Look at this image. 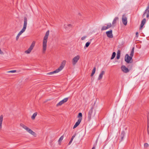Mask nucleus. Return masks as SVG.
I'll list each match as a JSON object with an SVG mask.
<instances>
[{
    "instance_id": "obj_9",
    "label": "nucleus",
    "mask_w": 149,
    "mask_h": 149,
    "mask_svg": "<svg viewBox=\"0 0 149 149\" xmlns=\"http://www.w3.org/2000/svg\"><path fill=\"white\" fill-rule=\"evenodd\" d=\"M121 68L122 71L124 73H127L129 71V69L126 68L125 65H122L121 67Z\"/></svg>"
},
{
    "instance_id": "obj_16",
    "label": "nucleus",
    "mask_w": 149,
    "mask_h": 149,
    "mask_svg": "<svg viewBox=\"0 0 149 149\" xmlns=\"http://www.w3.org/2000/svg\"><path fill=\"white\" fill-rule=\"evenodd\" d=\"M118 19V17H115L113 19L112 23V26H114L116 24V21Z\"/></svg>"
},
{
    "instance_id": "obj_18",
    "label": "nucleus",
    "mask_w": 149,
    "mask_h": 149,
    "mask_svg": "<svg viewBox=\"0 0 149 149\" xmlns=\"http://www.w3.org/2000/svg\"><path fill=\"white\" fill-rule=\"evenodd\" d=\"M146 20V19L144 18L143 19L142 21H141V24L140 25V29L142 28V27L143 26L144 24H145V23Z\"/></svg>"
},
{
    "instance_id": "obj_37",
    "label": "nucleus",
    "mask_w": 149,
    "mask_h": 149,
    "mask_svg": "<svg viewBox=\"0 0 149 149\" xmlns=\"http://www.w3.org/2000/svg\"><path fill=\"white\" fill-rule=\"evenodd\" d=\"M92 149H95V147H93L92 148Z\"/></svg>"
},
{
    "instance_id": "obj_21",
    "label": "nucleus",
    "mask_w": 149,
    "mask_h": 149,
    "mask_svg": "<svg viewBox=\"0 0 149 149\" xmlns=\"http://www.w3.org/2000/svg\"><path fill=\"white\" fill-rule=\"evenodd\" d=\"M75 135H74L72 136L71 139H70V141H69V143H68L69 145H70L71 144V143H72V141L73 140V139L75 137Z\"/></svg>"
},
{
    "instance_id": "obj_29",
    "label": "nucleus",
    "mask_w": 149,
    "mask_h": 149,
    "mask_svg": "<svg viewBox=\"0 0 149 149\" xmlns=\"http://www.w3.org/2000/svg\"><path fill=\"white\" fill-rule=\"evenodd\" d=\"M149 146L148 144L147 143H145L144 144V147L145 148H146L148 147Z\"/></svg>"
},
{
    "instance_id": "obj_39",
    "label": "nucleus",
    "mask_w": 149,
    "mask_h": 149,
    "mask_svg": "<svg viewBox=\"0 0 149 149\" xmlns=\"http://www.w3.org/2000/svg\"><path fill=\"white\" fill-rule=\"evenodd\" d=\"M71 26V25L70 24H68V26Z\"/></svg>"
},
{
    "instance_id": "obj_2",
    "label": "nucleus",
    "mask_w": 149,
    "mask_h": 149,
    "mask_svg": "<svg viewBox=\"0 0 149 149\" xmlns=\"http://www.w3.org/2000/svg\"><path fill=\"white\" fill-rule=\"evenodd\" d=\"M134 47L132 48L130 54V56H129L128 54H126L125 57V60L126 62L128 63H131L132 62V58L133 56Z\"/></svg>"
},
{
    "instance_id": "obj_12",
    "label": "nucleus",
    "mask_w": 149,
    "mask_h": 149,
    "mask_svg": "<svg viewBox=\"0 0 149 149\" xmlns=\"http://www.w3.org/2000/svg\"><path fill=\"white\" fill-rule=\"evenodd\" d=\"M122 22L125 25H126L127 24V18L125 15H123L122 17Z\"/></svg>"
},
{
    "instance_id": "obj_3",
    "label": "nucleus",
    "mask_w": 149,
    "mask_h": 149,
    "mask_svg": "<svg viewBox=\"0 0 149 149\" xmlns=\"http://www.w3.org/2000/svg\"><path fill=\"white\" fill-rule=\"evenodd\" d=\"M27 18L26 17H24V23L23 25V27L22 28V29L21 30V31L19 32V33L17 34V37H16V40H17L18 39L19 37L21 35L22 33L24 32L26 29L27 26Z\"/></svg>"
},
{
    "instance_id": "obj_13",
    "label": "nucleus",
    "mask_w": 149,
    "mask_h": 149,
    "mask_svg": "<svg viewBox=\"0 0 149 149\" xmlns=\"http://www.w3.org/2000/svg\"><path fill=\"white\" fill-rule=\"evenodd\" d=\"M82 119V118H80L78 119L77 121L76 122L74 126L73 129L75 128L79 125Z\"/></svg>"
},
{
    "instance_id": "obj_34",
    "label": "nucleus",
    "mask_w": 149,
    "mask_h": 149,
    "mask_svg": "<svg viewBox=\"0 0 149 149\" xmlns=\"http://www.w3.org/2000/svg\"><path fill=\"white\" fill-rule=\"evenodd\" d=\"M147 120H148V121H149V114H148L147 115Z\"/></svg>"
},
{
    "instance_id": "obj_38",
    "label": "nucleus",
    "mask_w": 149,
    "mask_h": 149,
    "mask_svg": "<svg viewBox=\"0 0 149 149\" xmlns=\"http://www.w3.org/2000/svg\"><path fill=\"white\" fill-rule=\"evenodd\" d=\"M78 15H80V16H81V14L80 13H78Z\"/></svg>"
},
{
    "instance_id": "obj_35",
    "label": "nucleus",
    "mask_w": 149,
    "mask_h": 149,
    "mask_svg": "<svg viewBox=\"0 0 149 149\" xmlns=\"http://www.w3.org/2000/svg\"><path fill=\"white\" fill-rule=\"evenodd\" d=\"M121 140H123V139L124 137L121 136Z\"/></svg>"
},
{
    "instance_id": "obj_11",
    "label": "nucleus",
    "mask_w": 149,
    "mask_h": 149,
    "mask_svg": "<svg viewBox=\"0 0 149 149\" xmlns=\"http://www.w3.org/2000/svg\"><path fill=\"white\" fill-rule=\"evenodd\" d=\"M107 36L109 38H113V35L112 34V31L111 30L109 31H107L106 32Z\"/></svg>"
},
{
    "instance_id": "obj_32",
    "label": "nucleus",
    "mask_w": 149,
    "mask_h": 149,
    "mask_svg": "<svg viewBox=\"0 0 149 149\" xmlns=\"http://www.w3.org/2000/svg\"><path fill=\"white\" fill-rule=\"evenodd\" d=\"M147 131H149V121H148V123L147 124Z\"/></svg>"
},
{
    "instance_id": "obj_15",
    "label": "nucleus",
    "mask_w": 149,
    "mask_h": 149,
    "mask_svg": "<svg viewBox=\"0 0 149 149\" xmlns=\"http://www.w3.org/2000/svg\"><path fill=\"white\" fill-rule=\"evenodd\" d=\"M105 72L104 71H102L101 73H100L98 77V80L102 79V78L103 75L104 74Z\"/></svg>"
},
{
    "instance_id": "obj_40",
    "label": "nucleus",
    "mask_w": 149,
    "mask_h": 149,
    "mask_svg": "<svg viewBox=\"0 0 149 149\" xmlns=\"http://www.w3.org/2000/svg\"><path fill=\"white\" fill-rule=\"evenodd\" d=\"M148 134L149 135V131H147Z\"/></svg>"
},
{
    "instance_id": "obj_22",
    "label": "nucleus",
    "mask_w": 149,
    "mask_h": 149,
    "mask_svg": "<svg viewBox=\"0 0 149 149\" xmlns=\"http://www.w3.org/2000/svg\"><path fill=\"white\" fill-rule=\"evenodd\" d=\"M120 52L118 50V53L117 54L116 58L117 59H119L120 58Z\"/></svg>"
},
{
    "instance_id": "obj_14",
    "label": "nucleus",
    "mask_w": 149,
    "mask_h": 149,
    "mask_svg": "<svg viewBox=\"0 0 149 149\" xmlns=\"http://www.w3.org/2000/svg\"><path fill=\"white\" fill-rule=\"evenodd\" d=\"M93 107H92L90 110L89 111L88 114V118L89 120H90L92 114L93 113Z\"/></svg>"
},
{
    "instance_id": "obj_4",
    "label": "nucleus",
    "mask_w": 149,
    "mask_h": 149,
    "mask_svg": "<svg viewBox=\"0 0 149 149\" xmlns=\"http://www.w3.org/2000/svg\"><path fill=\"white\" fill-rule=\"evenodd\" d=\"M66 63V61L65 60L63 61L61 63V65L59 67L54 70V71L50 72L47 73V74L48 75H52V74H54V73H57L59 72L64 67Z\"/></svg>"
},
{
    "instance_id": "obj_25",
    "label": "nucleus",
    "mask_w": 149,
    "mask_h": 149,
    "mask_svg": "<svg viewBox=\"0 0 149 149\" xmlns=\"http://www.w3.org/2000/svg\"><path fill=\"white\" fill-rule=\"evenodd\" d=\"M91 43V42H86V44L85 46V47H88V46Z\"/></svg>"
},
{
    "instance_id": "obj_6",
    "label": "nucleus",
    "mask_w": 149,
    "mask_h": 149,
    "mask_svg": "<svg viewBox=\"0 0 149 149\" xmlns=\"http://www.w3.org/2000/svg\"><path fill=\"white\" fill-rule=\"evenodd\" d=\"M35 42L33 41L28 50L25 51V53L27 54H30L35 46Z\"/></svg>"
},
{
    "instance_id": "obj_33",
    "label": "nucleus",
    "mask_w": 149,
    "mask_h": 149,
    "mask_svg": "<svg viewBox=\"0 0 149 149\" xmlns=\"http://www.w3.org/2000/svg\"><path fill=\"white\" fill-rule=\"evenodd\" d=\"M86 38V36H83L81 38V40H84Z\"/></svg>"
},
{
    "instance_id": "obj_10",
    "label": "nucleus",
    "mask_w": 149,
    "mask_h": 149,
    "mask_svg": "<svg viewBox=\"0 0 149 149\" xmlns=\"http://www.w3.org/2000/svg\"><path fill=\"white\" fill-rule=\"evenodd\" d=\"M68 100V98H65L64 99L60 101L58 103L57 105V106H61L64 103L66 102Z\"/></svg>"
},
{
    "instance_id": "obj_30",
    "label": "nucleus",
    "mask_w": 149,
    "mask_h": 149,
    "mask_svg": "<svg viewBox=\"0 0 149 149\" xmlns=\"http://www.w3.org/2000/svg\"><path fill=\"white\" fill-rule=\"evenodd\" d=\"M16 72V70H13L8 71L7 72V73H14Z\"/></svg>"
},
{
    "instance_id": "obj_31",
    "label": "nucleus",
    "mask_w": 149,
    "mask_h": 149,
    "mask_svg": "<svg viewBox=\"0 0 149 149\" xmlns=\"http://www.w3.org/2000/svg\"><path fill=\"white\" fill-rule=\"evenodd\" d=\"M63 136H61L60 137V138H59V139L58 141H59V142H60V141H61L63 140Z\"/></svg>"
},
{
    "instance_id": "obj_19",
    "label": "nucleus",
    "mask_w": 149,
    "mask_h": 149,
    "mask_svg": "<svg viewBox=\"0 0 149 149\" xmlns=\"http://www.w3.org/2000/svg\"><path fill=\"white\" fill-rule=\"evenodd\" d=\"M96 70V68L95 67H94L93 69V70L92 73L91 74V77L93 76L94 74H95Z\"/></svg>"
},
{
    "instance_id": "obj_20",
    "label": "nucleus",
    "mask_w": 149,
    "mask_h": 149,
    "mask_svg": "<svg viewBox=\"0 0 149 149\" xmlns=\"http://www.w3.org/2000/svg\"><path fill=\"white\" fill-rule=\"evenodd\" d=\"M37 112H35L31 116V119L32 120H34L35 119V117L37 115Z\"/></svg>"
},
{
    "instance_id": "obj_23",
    "label": "nucleus",
    "mask_w": 149,
    "mask_h": 149,
    "mask_svg": "<svg viewBox=\"0 0 149 149\" xmlns=\"http://www.w3.org/2000/svg\"><path fill=\"white\" fill-rule=\"evenodd\" d=\"M116 53L115 52H113L112 53V56L111 58V59H113L116 56Z\"/></svg>"
},
{
    "instance_id": "obj_28",
    "label": "nucleus",
    "mask_w": 149,
    "mask_h": 149,
    "mask_svg": "<svg viewBox=\"0 0 149 149\" xmlns=\"http://www.w3.org/2000/svg\"><path fill=\"white\" fill-rule=\"evenodd\" d=\"M125 134V133L124 131H122L121 133V136L124 137Z\"/></svg>"
},
{
    "instance_id": "obj_7",
    "label": "nucleus",
    "mask_w": 149,
    "mask_h": 149,
    "mask_svg": "<svg viewBox=\"0 0 149 149\" xmlns=\"http://www.w3.org/2000/svg\"><path fill=\"white\" fill-rule=\"evenodd\" d=\"M149 2L148 3V6L147 7L146 9L145 10L143 14L142 17H144L146 15V17L148 18L149 17Z\"/></svg>"
},
{
    "instance_id": "obj_17",
    "label": "nucleus",
    "mask_w": 149,
    "mask_h": 149,
    "mask_svg": "<svg viewBox=\"0 0 149 149\" xmlns=\"http://www.w3.org/2000/svg\"><path fill=\"white\" fill-rule=\"evenodd\" d=\"M3 115H1L0 116V130L2 128V124L3 120Z\"/></svg>"
},
{
    "instance_id": "obj_26",
    "label": "nucleus",
    "mask_w": 149,
    "mask_h": 149,
    "mask_svg": "<svg viewBox=\"0 0 149 149\" xmlns=\"http://www.w3.org/2000/svg\"><path fill=\"white\" fill-rule=\"evenodd\" d=\"M112 25L111 23H109L107 24V29L110 28L111 26H112Z\"/></svg>"
},
{
    "instance_id": "obj_36",
    "label": "nucleus",
    "mask_w": 149,
    "mask_h": 149,
    "mask_svg": "<svg viewBox=\"0 0 149 149\" xmlns=\"http://www.w3.org/2000/svg\"><path fill=\"white\" fill-rule=\"evenodd\" d=\"M136 36H137V35H138V32H136Z\"/></svg>"
},
{
    "instance_id": "obj_5",
    "label": "nucleus",
    "mask_w": 149,
    "mask_h": 149,
    "mask_svg": "<svg viewBox=\"0 0 149 149\" xmlns=\"http://www.w3.org/2000/svg\"><path fill=\"white\" fill-rule=\"evenodd\" d=\"M20 125L25 130L28 132L29 133L31 134L33 136H34L36 134V133L34 132H33L30 129L27 127V126L24 125V124L22 123H20Z\"/></svg>"
},
{
    "instance_id": "obj_8",
    "label": "nucleus",
    "mask_w": 149,
    "mask_h": 149,
    "mask_svg": "<svg viewBox=\"0 0 149 149\" xmlns=\"http://www.w3.org/2000/svg\"><path fill=\"white\" fill-rule=\"evenodd\" d=\"M80 58V56L77 55L74 57L72 60V63L73 65H75Z\"/></svg>"
},
{
    "instance_id": "obj_27",
    "label": "nucleus",
    "mask_w": 149,
    "mask_h": 149,
    "mask_svg": "<svg viewBox=\"0 0 149 149\" xmlns=\"http://www.w3.org/2000/svg\"><path fill=\"white\" fill-rule=\"evenodd\" d=\"M78 117L79 118H82V114L81 113H79L78 114Z\"/></svg>"
},
{
    "instance_id": "obj_24",
    "label": "nucleus",
    "mask_w": 149,
    "mask_h": 149,
    "mask_svg": "<svg viewBox=\"0 0 149 149\" xmlns=\"http://www.w3.org/2000/svg\"><path fill=\"white\" fill-rule=\"evenodd\" d=\"M107 29V26H103L102 27L101 30L102 31L106 30Z\"/></svg>"
},
{
    "instance_id": "obj_1",
    "label": "nucleus",
    "mask_w": 149,
    "mask_h": 149,
    "mask_svg": "<svg viewBox=\"0 0 149 149\" xmlns=\"http://www.w3.org/2000/svg\"><path fill=\"white\" fill-rule=\"evenodd\" d=\"M49 31L48 30L46 33L43 41L42 53L45 54L47 49V42L48 37L49 35Z\"/></svg>"
}]
</instances>
